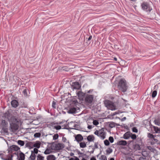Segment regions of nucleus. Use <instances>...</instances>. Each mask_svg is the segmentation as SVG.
I'll list each match as a JSON object with an SVG mask.
<instances>
[{"instance_id": "nucleus-27", "label": "nucleus", "mask_w": 160, "mask_h": 160, "mask_svg": "<svg viewBox=\"0 0 160 160\" xmlns=\"http://www.w3.org/2000/svg\"><path fill=\"white\" fill-rule=\"evenodd\" d=\"M116 125H117V124L115 123L114 122H111L110 123V124H109V127L110 128H112L115 127Z\"/></svg>"}, {"instance_id": "nucleus-22", "label": "nucleus", "mask_w": 160, "mask_h": 160, "mask_svg": "<svg viewBox=\"0 0 160 160\" xmlns=\"http://www.w3.org/2000/svg\"><path fill=\"white\" fill-rule=\"evenodd\" d=\"M41 144V143L39 141H37L35 142H34V145H33L34 147L36 148H38L40 147Z\"/></svg>"}, {"instance_id": "nucleus-64", "label": "nucleus", "mask_w": 160, "mask_h": 160, "mask_svg": "<svg viewBox=\"0 0 160 160\" xmlns=\"http://www.w3.org/2000/svg\"><path fill=\"white\" fill-rule=\"evenodd\" d=\"M92 149H93V150L92 151L90 152V153H93L94 152V148H92Z\"/></svg>"}, {"instance_id": "nucleus-30", "label": "nucleus", "mask_w": 160, "mask_h": 160, "mask_svg": "<svg viewBox=\"0 0 160 160\" xmlns=\"http://www.w3.org/2000/svg\"><path fill=\"white\" fill-rule=\"evenodd\" d=\"M30 158L32 160H35L36 158L35 154L34 153H33L32 152H31V154L30 156Z\"/></svg>"}, {"instance_id": "nucleus-52", "label": "nucleus", "mask_w": 160, "mask_h": 160, "mask_svg": "<svg viewBox=\"0 0 160 160\" xmlns=\"http://www.w3.org/2000/svg\"><path fill=\"white\" fill-rule=\"evenodd\" d=\"M99 132L100 131H98V130H96L94 132V134H95L96 135H97L98 136Z\"/></svg>"}, {"instance_id": "nucleus-5", "label": "nucleus", "mask_w": 160, "mask_h": 160, "mask_svg": "<svg viewBox=\"0 0 160 160\" xmlns=\"http://www.w3.org/2000/svg\"><path fill=\"white\" fill-rule=\"evenodd\" d=\"M8 122L4 120H2L1 123L2 129L5 133L8 132Z\"/></svg>"}, {"instance_id": "nucleus-45", "label": "nucleus", "mask_w": 160, "mask_h": 160, "mask_svg": "<svg viewBox=\"0 0 160 160\" xmlns=\"http://www.w3.org/2000/svg\"><path fill=\"white\" fill-rule=\"evenodd\" d=\"M148 149L151 151V152H153L154 150L153 148H152L151 146H148L147 147Z\"/></svg>"}, {"instance_id": "nucleus-39", "label": "nucleus", "mask_w": 160, "mask_h": 160, "mask_svg": "<svg viewBox=\"0 0 160 160\" xmlns=\"http://www.w3.org/2000/svg\"><path fill=\"white\" fill-rule=\"evenodd\" d=\"M104 143L106 146H108L109 145L110 143L108 140L106 139L104 141Z\"/></svg>"}, {"instance_id": "nucleus-7", "label": "nucleus", "mask_w": 160, "mask_h": 160, "mask_svg": "<svg viewBox=\"0 0 160 160\" xmlns=\"http://www.w3.org/2000/svg\"><path fill=\"white\" fill-rule=\"evenodd\" d=\"M93 98V95L87 94L85 96V101L87 103L90 104L92 102Z\"/></svg>"}, {"instance_id": "nucleus-8", "label": "nucleus", "mask_w": 160, "mask_h": 160, "mask_svg": "<svg viewBox=\"0 0 160 160\" xmlns=\"http://www.w3.org/2000/svg\"><path fill=\"white\" fill-rule=\"evenodd\" d=\"M62 145L61 143L56 144L53 142L51 146V149L53 150H60L62 149Z\"/></svg>"}, {"instance_id": "nucleus-56", "label": "nucleus", "mask_w": 160, "mask_h": 160, "mask_svg": "<svg viewBox=\"0 0 160 160\" xmlns=\"http://www.w3.org/2000/svg\"><path fill=\"white\" fill-rule=\"evenodd\" d=\"M73 102L74 104L75 105H77V103H78V102L77 100H75L73 101Z\"/></svg>"}, {"instance_id": "nucleus-58", "label": "nucleus", "mask_w": 160, "mask_h": 160, "mask_svg": "<svg viewBox=\"0 0 160 160\" xmlns=\"http://www.w3.org/2000/svg\"><path fill=\"white\" fill-rule=\"evenodd\" d=\"M92 38V36H90L88 38V41H90V40Z\"/></svg>"}, {"instance_id": "nucleus-42", "label": "nucleus", "mask_w": 160, "mask_h": 160, "mask_svg": "<svg viewBox=\"0 0 160 160\" xmlns=\"http://www.w3.org/2000/svg\"><path fill=\"white\" fill-rule=\"evenodd\" d=\"M31 152L34 153V154H37L38 152V150L37 148H34L33 151H32Z\"/></svg>"}, {"instance_id": "nucleus-17", "label": "nucleus", "mask_w": 160, "mask_h": 160, "mask_svg": "<svg viewBox=\"0 0 160 160\" xmlns=\"http://www.w3.org/2000/svg\"><path fill=\"white\" fill-rule=\"evenodd\" d=\"M131 134V133L128 131L125 133L123 136V138L125 139H128L130 138V135Z\"/></svg>"}, {"instance_id": "nucleus-2", "label": "nucleus", "mask_w": 160, "mask_h": 160, "mask_svg": "<svg viewBox=\"0 0 160 160\" xmlns=\"http://www.w3.org/2000/svg\"><path fill=\"white\" fill-rule=\"evenodd\" d=\"M118 87L122 92H126L128 88L126 80L123 79H120L118 83Z\"/></svg>"}, {"instance_id": "nucleus-4", "label": "nucleus", "mask_w": 160, "mask_h": 160, "mask_svg": "<svg viewBox=\"0 0 160 160\" xmlns=\"http://www.w3.org/2000/svg\"><path fill=\"white\" fill-rule=\"evenodd\" d=\"M14 154L16 155L18 158V156L16 152L13 153V154L8 155H5L3 154H0V157L1 159L3 160H13L12 158Z\"/></svg>"}, {"instance_id": "nucleus-10", "label": "nucleus", "mask_w": 160, "mask_h": 160, "mask_svg": "<svg viewBox=\"0 0 160 160\" xmlns=\"http://www.w3.org/2000/svg\"><path fill=\"white\" fill-rule=\"evenodd\" d=\"M81 86L79 83L77 82H75L72 83L71 85L72 89H79L80 88Z\"/></svg>"}, {"instance_id": "nucleus-63", "label": "nucleus", "mask_w": 160, "mask_h": 160, "mask_svg": "<svg viewBox=\"0 0 160 160\" xmlns=\"http://www.w3.org/2000/svg\"><path fill=\"white\" fill-rule=\"evenodd\" d=\"M133 142V140H131V141H128V144H130V143H131V142Z\"/></svg>"}, {"instance_id": "nucleus-29", "label": "nucleus", "mask_w": 160, "mask_h": 160, "mask_svg": "<svg viewBox=\"0 0 160 160\" xmlns=\"http://www.w3.org/2000/svg\"><path fill=\"white\" fill-rule=\"evenodd\" d=\"M112 149L110 148H109L108 149L106 150V151L107 153V154H109L112 152Z\"/></svg>"}, {"instance_id": "nucleus-14", "label": "nucleus", "mask_w": 160, "mask_h": 160, "mask_svg": "<svg viewBox=\"0 0 160 160\" xmlns=\"http://www.w3.org/2000/svg\"><path fill=\"white\" fill-rule=\"evenodd\" d=\"M9 149V151H17L20 149V148L16 145H12L10 147Z\"/></svg>"}, {"instance_id": "nucleus-16", "label": "nucleus", "mask_w": 160, "mask_h": 160, "mask_svg": "<svg viewBox=\"0 0 160 160\" xmlns=\"http://www.w3.org/2000/svg\"><path fill=\"white\" fill-rule=\"evenodd\" d=\"M127 143V142L126 141L122 140L118 141L116 144L118 145L126 146Z\"/></svg>"}, {"instance_id": "nucleus-23", "label": "nucleus", "mask_w": 160, "mask_h": 160, "mask_svg": "<svg viewBox=\"0 0 160 160\" xmlns=\"http://www.w3.org/2000/svg\"><path fill=\"white\" fill-rule=\"evenodd\" d=\"M98 136L100 137L102 139H104L105 138L104 133L103 132H100Z\"/></svg>"}, {"instance_id": "nucleus-34", "label": "nucleus", "mask_w": 160, "mask_h": 160, "mask_svg": "<svg viewBox=\"0 0 160 160\" xmlns=\"http://www.w3.org/2000/svg\"><path fill=\"white\" fill-rule=\"evenodd\" d=\"M130 137L133 140L136 139L137 138V136L135 134H133L131 133V134L130 135Z\"/></svg>"}, {"instance_id": "nucleus-53", "label": "nucleus", "mask_w": 160, "mask_h": 160, "mask_svg": "<svg viewBox=\"0 0 160 160\" xmlns=\"http://www.w3.org/2000/svg\"><path fill=\"white\" fill-rule=\"evenodd\" d=\"M62 141L63 142H65L67 141V139L66 138L63 137L62 138Z\"/></svg>"}, {"instance_id": "nucleus-59", "label": "nucleus", "mask_w": 160, "mask_h": 160, "mask_svg": "<svg viewBox=\"0 0 160 160\" xmlns=\"http://www.w3.org/2000/svg\"><path fill=\"white\" fill-rule=\"evenodd\" d=\"M74 158H75L74 160H79V159L77 157L74 156Z\"/></svg>"}, {"instance_id": "nucleus-40", "label": "nucleus", "mask_w": 160, "mask_h": 160, "mask_svg": "<svg viewBox=\"0 0 160 160\" xmlns=\"http://www.w3.org/2000/svg\"><path fill=\"white\" fill-rule=\"evenodd\" d=\"M153 128L155 132L156 133H158V131H160L159 129L157 127L154 126Z\"/></svg>"}, {"instance_id": "nucleus-21", "label": "nucleus", "mask_w": 160, "mask_h": 160, "mask_svg": "<svg viewBox=\"0 0 160 160\" xmlns=\"http://www.w3.org/2000/svg\"><path fill=\"white\" fill-rule=\"evenodd\" d=\"M133 148L134 150L136 151L140 150L141 149V148L140 145L138 144H135L133 145Z\"/></svg>"}, {"instance_id": "nucleus-15", "label": "nucleus", "mask_w": 160, "mask_h": 160, "mask_svg": "<svg viewBox=\"0 0 160 160\" xmlns=\"http://www.w3.org/2000/svg\"><path fill=\"white\" fill-rule=\"evenodd\" d=\"M11 105L13 107L16 108L19 105L18 102L16 100H13L11 102Z\"/></svg>"}, {"instance_id": "nucleus-32", "label": "nucleus", "mask_w": 160, "mask_h": 160, "mask_svg": "<svg viewBox=\"0 0 160 160\" xmlns=\"http://www.w3.org/2000/svg\"><path fill=\"white\" fill-rule=\"evenodd\" d=\"M59 137L58 135V133H56L53 136V139L55 140L58 139Z\"/></svg>"}, {"instance_id": "nucleus-43", "label": "nucleus", "mask_w": 160, "mask_h": 160, "mask_svg": "<svg viewBox=\"0 0 160 160\" xmlns=\"http://www.w3.org/2000/svg\"><path fill=\"white\" fill-rule=\"evenodd\" d=\"M132 132H135L137 133L138 132V130L137 128L136 127H133L132 128Z\"/></svg>"}, {"instance_id": "nucleus-12", "label": "nucleus", "mask_w": 160, "mask_h": 160, "mask_svg": "<svg viewBox=\"0 0 160 160\" xmlns=\"http://www.w3.org/2000/svg\"><path fill=\"white\" fill-rule=\"evenodd\" d=\"M83 139L82 136L80 134H78L75 136V140L78 142H81Z\"/></svg>"}, {"instance_id": "nucleus-55", "label": "nucleus", "mask_w": 160, "mask_h": 160, "mask_svg": "<svg viewBox=\"0 0 160 160\" xmlns=\"http://www.w3.org/2000/svg\"><path fill=\"white\" fill-rule=\"evenodd\" d=\"M92 128V125H88V128L89 129H91Z\"/></svg>"}, {"instance_id": "nucleus-57", "label": "nucleus", "mask_w": 160, "mask_h": 160, "mask_svg": "<svg viewBox=\"0 0 160 160\" xmlns=\"http://www.w3.org/2000/svg\"><path fill=\"white\" fill-rule=\"evenodd\" d=\"M126 119V117H124L121 119V121H124Z\"/></svg>"}, {"instance_id": "nucleus-62", "label": "nucleus", "mask_w": 160, "mask_h": 160, "mask_svg": "<svg viewBox=\"0 0 160 160\" xmlns=\"http://www.w3.org/2000/svg\"><path fill=\"white\" fill-rule=\"evenodd\" d=\"M92 91H93V90H92V89L90 90H89V91H88L87 92H88V93H90L91 92H92Z\"/></svg>"}, {"instance_id": "nucleus-20", "label": "nucleus", "mask_w": 160, "mask_h": 160, "mask_svg": "<svg viewBox=\"0 0 160 160\" xmlns=\"http://www.w3.org/2000/svg\"><path fill=\"white\" fill-rule=\"evenodd\" d=\"M84 93L82 92L78 91V92L77 95L80 99H83L84 96Z\"/></svg>"}, {"instance_id": "nucleus-24", "label": "nucleus", "mask_w": 160, "mask_h": 160, "mask_svg": "<svg viewBox=\"0 0 160 160\" xmlns=\"http://www.w3.org/2000/svg\"><path fill=\"white\" fill-rule=\"evenodd\" d=\"M47 160H55L56 158L54 155H51L48 156Z\"/></svg>"}, {"instance_id": "nucleus-1", "label": "nucleus", "mask_w": 160, "mask_h": 160, "mask_svg": "<svg viewBox=\"0 0 160 160\" xmlns=\"http://www.w3.org/2000/svg\"><path fill=\"white\" fill-rule=\"evenodd\" d=\"M10 130L12 132H15L18 130L19 128L18 121L17 119L13 118L10 120Z\"/></svg>"}, {"instance_id": "nucleus-47", "label": "nucleus", "mask_w": 160, "mask_h": 160, "mask_svg": "<svg viewBox=\"0 0 160 160\" xmlns=\"http://www.w3.org/2000/svg\"><path fill=\"white\" fill-rule=\"evenodd\" d=\"M93 125H94L95 126H97L99 122L98 120H94L93 121Z\"/></svg>"}, {"instance_id": "nucleus-61", "label": "nucleus", "mask_w": 160, "mask_h": 160, "mask_svg": "<svg viewBox=\"0 0 160 160\" xmlns=\"http://www.w3.org/2000/svg\"><path fill=\"white\" fill-rule=\"evenodd\" d=\"M90 160H96V159L95 158L92 157L90 159Z\"/></svg>"}, {"instance_id": "nucleus-18", "label": "nucleus", "mask_w": 160, "mask_h": 160, "mask_svg": "<svg viewBox=\"0 0 160 160\" xmlns=\"http://www.w3.org/2000/svg\"><path fill=\"white\" fill-rule=\"evenodd\" d=\"M34 145V142H29L27 143L25 146L28 147L29 149L32 148H34L33 145Z\"/></svg>"}, {"instance_id": "nucleus-54", "label": "nucleus", "mask_w": 160, "mask_h": 160, "mask_svg": "<svg viewBox=\"0 0 160 160\" xmlns=\"http://www.w3.org/2000/svg\"><path fill=\"white\" fill-rule=\"evenodd\" d=\"M146 158H143L142 157H140L139 158V160H146Z\"/></svg>"}, {"instance_id": "nucleus-3", "label": "nucleus", "mask_w": 160, "mask_h": 160, "mask_svg": "<svg viewBox=\"0 0 160 160\" xmlns=\"http://www.w3.org/2000/svg\"><path fill=\"white\" fill-rule=\"evenodd\" d=\"M104 104L107 108L112 110L115 109V107L114 105L113 102L109 100H106L104 101Z\"/></svg>"}, {"instance_id": "nucleus-38", "label": "nucleus", "mask_w": 160, "mask_h": 160, "mask_svg": "<svg viewBox=\"0 0 160 160\" xmlns=\"http://www.w3.org/2000/svg\"><path fill=\"white\" fill-rule=\"evenodd\" d=\"M41 134L40 133H36L34 134V136L35 138H39L41 136Z\"/></svg>"}, {"instance_id": "nucleus-44", "label": "nucleus", "mask_w": 160, "mask_h": 160, "mask_svg": "<svg viewBox=\"0 0 160 160\" xmlns=\"http://www.w3.org/2000/svg\"><path fill=\"white\" fill-rule=\"evenodd\" d=\"M54 128L59 130L61 128V127L60 125L55 126H54Z\"/></svg>"}, {"instance_id": "nucleus-35", "label": "nucleus", "mask_w": 160, "mask_h": 160, "mask_svg": "<svg viewBox=\"0 0 160 160\" xmlns=\"http://www.w3.org/2000/svg\"><path fill=\"white\" fill-rule=\"evenodd\" d=\"M157 94V91L156 90L154 91L152 93V98H155Z\"/></svg>"}, {"instance_id": "nucleus-26", "label": "nucleus", "mask_w": 160, "mask_h": 160, "mask_svg": "<svg viewBox=\"0 0 160 160\" xmlns=\"http://www.w3.org/2000/svg\"><path fill=\"white\" fill-rule=\"evenodd\" d=\"M86 143L84 142H81L80 143V147L81 148H84L86 147Z\"/></svg>"}, {"instance_id": "nucleus-33", "label": "nucleus", "mask_w": 160, "mask_h": 160, "mask_svg": "<svg viewBox=\"0 0 160 160\" xmlns=\"http://www.w3.org/2000/svg\"><path fill=\"white\" fill-rule=\"evenodd\" d=\"M155 136V135L150 133H148V137L149 138H150L152 139L154 138V137Z\"/></svg>"}, {"instance_id": "nucleus-37", "label": "nucleus", "mask_w": 160, "mask_h": 160, "mask_svg": "<svg viewBox=\"0 0 160 160\" xmlns=\"http://www.w3.org/2000/svg\"><path fill=\"white\" fill-rule=\"evenodd\" d=\"M155 124L158 126H160V121L158 120H154Z\"/></svg>"}, {"instance_id": "nucleus-48", "label": "nucleus", "mask_w": 160, "mask_h": 160, "mask_svg": "<svg viewBox=\"0 0 160 160\" xmlns=\"http://www.w3.org/2000/svg\"><path fill=\"white\" fill-rule=\"evenodd\" d=\"M22 93L23 94L24 96H27V89H24L22 92Z\"/></svg>"}, {"instance_id": "nucleus-36", "label": "nucleus", "mask_w": 160, "mask_h": 160, "mask_svg": "<svg viewBox=\"0 0 160 160\" xmlns=\"http://www.w3.org/2000/svg\"><path fill=\"white\" fill-rule=\"evenodd\" d=\"M100 159L101 160H107L106 156L104 155H101Z\"/></svg>"}, {"instance_id": "nucleus-28", "label": "nucleus", "mask_w": 160, "mask_h": 160, "mask_svg": "<svg viewBox=\"0 0 160 160\" xmlns=\"http://www.w3.org/2000/svg\"><path fill=\"white\" fill-rule=\"evenodd\" d=\"M18 143L21 146H22L24 144V142L23 141L18 140Z\"/></svg>"}, {"instance_id": "nucleus-49", "label": "nucleus", "mask_w": 160, "mask_h": 160, "mask_svg": "<svg viewBox=\"0 0 160 160\" xmlns=\"http://www.w3.org/2000/svg\"><path fill=\"white\" fill-rule=\"evenodd\" d=\"M56 104V102L55 101H53L52 103V107L54 108H56L55 106Z\"/></svg>"}, {"instance_id": "nucleus-11", "label": "nucleus", "mask_w": 160, "mask_h": 160, "mask_svg": "<svg viewBox=\"0 0 160 160\" xmlns=\"http://www.w3.org/2000/svg\"><path fill=\"white\" fill-rule=\"evenodd\" d=\"M4 116L8 119L9 122L10 121V120L12 119L13 118H16L15 116L12 115L9 112H6L4 114Z\"/></svg>"}, {"instance_id": "nucleus-25", "label": "nucleus", "mask_w": 160, "mask_h": 160, "mask_svg": "<svg viewBox=\"0 0 160 160\" xmlns=\"http://www.w3.org/2000/svg\"><path fill=\"white\" fill-rule=\"evenodd\" d=\"M19 157L18 160H24L25 155L23 153L21 152L19 154Z\"/></svg>"}, {"instance_id": "nucleus-31", "label": "nucleus", "mask_w": 160, "mask_h": 160, "mask_svg": "<svg viewBox=\"0 0 160 160\" xmlns=\"http://www.w3.org/2000/svg\"><path fill=\"white\" fill-rule=\"evenodd\" d=\"M37 160H44V157L41 156L40 154H39L38 155Z\"/></svg>"}, {"instance_id": "nucleus-51", "label": "nucleus", "mask_w": 160, "mask_h": 160, "mask_svg": "<svg viewBox=\"0 0 160 160\" xmlns=\"http://www.w3.org/2000/svg\"><path fill=\"white\" fill-rule=\"evenodd\" d=\"M146 151H143L142 152V155L144 157H146L147 154H146Z\"/></svg>"}, {"instance_id": "nucleus-13", "label": "nucleus", "mask_w": 160, "mask_h": 160, "mask_svg": "<svg viewBox=\"0 0 160 160\" xmlns=\"http://www.w3.org/2000/svg\"><path fill=\"white\" fill-rule=\"evenodd\" d=\"M156 137V136L155 135L154 138L152 139V141L151 142V145H153L155 143H157V144H159L160 143V141L158 140L157 138H155Z\"/></svg>"}, {"instance_id": "nucleus-60", "label": "nucleus", "mask_w": 160, "mask_h": 160, "mask_svg": "<svg viewBox=\"0 0 160 160\" xmlns=\"http://www.w3.org/2000/svg\"><path fill=\"white\" fill-rule=\"evenodd\" d=\"M77 152L78 154L81 155V154H83V153L79 151H78Z\"/></svg>"}, {"instance_id": "nucleus-46", "label": "nucleus", "mask_w": 160, "mask_h": 160, "mask_svg": "<svg viewBox=\"0 0 160 160\" xmlns=\"http://www.w3.org/2000/svg\"><path fill=\"white\" fill-rule=\"evenodd\" d=\"M108 140L110 141V142L112 143L114 142V139L113 137L110 136Z\"/></svg>"}, {"instance_id": "nucleus-41", "label": "nucleus", "mask_w": 160, "mask_h": 160, "mask_svg": "<svg viewBox=\"0 0 160 160\" xmlns=\"http://www.w3.org/2000/svg\"><path fill=\"white\" fill-rule=\"evenodd\" d=\"M51 151L48 149H47L44 152V153L45 154H48L50 153Z\"/></svg>"}, {"instance_id": "nucleus-6", "label": "nucleus", "mask_w": 160, "mask_h": 160, "mask_svg": "<svg viewBox=\"0 0 160 160\" xmlns=\"http://www.w3.org/2000/svg\"><path fill=\"white\" fill-rule=\"evenodd\" d=\"M142 9L147 12H150L152 10L149 4L147 2H143L141 5Z\"/></svg>"}, {"instance_id": "nucleus-9", "label": "nucleus", "mask_w": 160, "mask_h": 160, "mask_svg": "<svg viewBox=\"0 0 160 160\" xmlns=\"http://www.w3.org/2000/svg\"><path fill=\"white\" fill-rule=\"evenodd\" d=\"M79 110V108L77 106L71 107L69 109L68 111V112L69 113L73 114L75 113L78 112V110Z\"/></svg>"}, {"instance_id": "nucleus-50", "label": "nucleus", "mask_w": 160, "mask_h": 160, "mask_svg": "<svg viewBox=\"0 0 160 160\" xmlns=\"http://www.w3.org/2000/svg\"><path fill=\"white\" fill-rule=\"evenodd\" d=\"M98 142H95L94 143V148L95 149L98 148Z\"/></svg>"}, {"instance_id": "nucleus-19", "label": "nucleus", "mask_w": 160, "mask_h": 160, "mask_svg": "<svg viewBox=\"0 0 160 160\" xmlns=\"http://www.w3.org/2000/svg\"><path fill=\"white\" fill-rule=\"evenodd\" d=\"M87 139L89 142H92L95 139V137L92 135H89L87 137Z\"/></svg>"}]
</instances>
